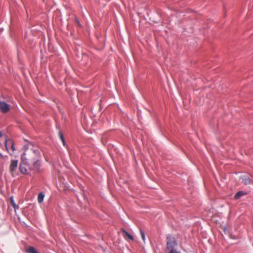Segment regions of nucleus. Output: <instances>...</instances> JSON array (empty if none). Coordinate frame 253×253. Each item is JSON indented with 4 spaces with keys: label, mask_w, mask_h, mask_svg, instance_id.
Masks as SVG:
<instances>
[{
    "label": "nucleus",
    "mask_w": 253,
    "mask_h": 253,
    "mask_svg": "<svg viewBox=\"0 0 253 253\" xmlns=\"http://www.w3.org/2000/svg\"><path fill=\"white\" fill-rule=\"evenodd\" d=\"M122 231L123 234V236L125 239H128L131 241L134 240L133 237L131 235L129 234L126 230L122 229Z\"/></svg>",
    "instance_id": "5"
},
{
    "label": "nucleus",
    "mask_w": 253,
    "mask_h": 253,
    "mask_svg": "<svg viewBox=\"0 0 253 253\" xmlns=\"http://www.w3.org/2000/svg\"><path fill=\"white\" fill-rule=\"evenodd\" d=\"M0 157L2 159H4V156L0 153Z\"/></svg>",
    "instance_id": "13"
},
{
    "label": "nucleus",
    "mask_w": 253,
    "mask_h": 253,
    "mask_svg": "<svg viewBox=\"0 0 253 253\" xmlns=\"http://www.w3.org/2000/svg\"><path fill=\"white\" fill-rule=\"evenodd\" d=\"M140 235H141V238L143 241L144 242H145V233L144 232V231L142 230V229H140Z\"/></svg>",
    "instance_id": "11"
},
{
    "label": "nucleus",
    "mask_w": 253,
    "mask_h": 253,
    "mask_svg": "<svg viewBox=\"0 0 253 253\" xmlns=\"http://www.w3.org/2000/svg\"><path fill=\"white\" fill-rule=\"evenodd\" d=\"M168 253H181L176 250H174V251H169Z\"/></svg>",
    "instance_id": "12"
},
{
    "label": "nucleus",
    "mask_w": 253,
    "mask_h": 253,
    "mask_svg": "<svg viewBox=\"0 0 253 253\" xmlns=\"http://www.w3.org/2000/svg\"><path fill=\"white\" fill-rule=\"evenodd\" d=\"M2 136V133L1 131H0V138Z\"/></svg>",
    "instance_id": "14"
},
{
    "label": "nucleus",
    "mask_w": 253,
    "mask_h": 253,
    "mask_svg": "<svg viewBox=\"0 0 253 253\" xmlns=\"http://www.w3.org/2000/svg\"><path fill=\"white\" fill-rule=\"evenodd\" d=\"M58 134H59V138H60L61 140L62 141L64 146H65V141L64 135H63L62 132L61 131H60L58 132Z\"/></svg>",
    "instance_id": "10"
},
{
    "label": "nucleus",
    "mask_w": 253,
    "mask_h": 253,
    "mask_svg": "<svg viewBox=\"0 0 253 253\" xmlns=\"http://www.w3.org/2000/svg\"><path fill=\"white\" fill-rule=\"evenodd\" d=\"M28 253H39V252L33 247L30 246L26 249Z\"/></svg>",
    "instance_id": "6"
},
{
    "label": "nucleus",
    "mask_w": 253,
    "mask_h": 253,
    "mask_svg": "<svg viewBox=\"0 0 253 253\" xmlns=\"http://www.w3.org/2000/svg\"><path fill=\"white\" fill-rule=\"evenodd\" d=\"M245 195V193H244L243 191H240L235 194L234 198L235 199H239L241 197Z\"/></svg>",
    "instance_id": "8"
},
{
    "label": "nucleus",
    "mask_w": 253,
    "mask_h": 253,
    "mask_svg": "<svg viewBox=\"0 0 253 253\" xmlns=\"http://www.w3.org/2000/svg\"><path fill=\"white\" fill-rule=\"evenodd\" d=\"M44 197V195L42 193L40 192L39 194L38 197V202L39 203H42Z\"/></svg>",
    "instance_id": "9"
},
{
    "label": "nucleus",
    "mask_w": 253,
    "mask_h": 253,
    "mask_svg": "<svg viewBox=\"0 0 253 253\" xmlns=\"http://www.w3.org/2000/svg\"><path fill=\"white\" fill-rule=\"evenodd\" d=\"M177 246L175 238L171 235L167 237L166 249L168 251H174L175 248Z\"/></svg>",
    "instance_id": "2"
},
{
    "label": "nucleus",
    "mask_w": 253,
    "mask_h": 253,
    "mask_svg": "<svg viewBox=\"0 0 253 253\" xmlns=\"http://www.w3.org/2000/svg\"><path fill=\"white\" fill-rule=\"evenodd\" d=\"M5 145L6 150L9 152L8 147L10 146L11 150L12 152H14L15 150V148L14 146V143L12 139H6L5 140Z\"/></svg>",
    "instance_id": "3"
},
{
    "label": "nucleus",
    "mask_w": 253,
    "mask_h": 253,
    "mask_svg": "<svg viewBox=\"0 0 253 253\" xmlns=\"http://www.w3.org/2000/svg\"><path fill=\"white\" fill-rule=\"evenodd\" d=\"M34 156L30 159V164L27 161L25 152L23 153L21 157V163L19 169L21 173L29 174L31 172L33 173L41 172L42 169V162L40 159V152L35 149L31 150Z\"/></svg>",
    "instance_id": "1"
},
{
    "label": "nucleus",
    "mask_w": 253,
    "mask_h": 253,
    "mask_svg": "<svg viewBox=\"0 0 253 253\" xmlns=\"http://www.w3.org/2000/svg\"><path fill=\"white\" fill-rule=\"evenodd\" d=\"M18 161L16 160H12L10 162L9 166V171L11 173H13L17 168Z\"/></svg>",
    "instance_id": "4"
},
{
    "label": "nucleus",
    "mask_w": 253,
    "mask_h": 253,
    "mask_svg": "<svg viewBox=\"0 0 253 253\" xmlns=\"http://www.w3.org/2000/svg\"><path fill=\"white\" fill-rule=\"evenodd\" d=\"M242 180L246 185L249 184L251 183V179L248 176H245L243 177Z\"/></svg>",
    "instance_id": "7"
}]
</instances>
